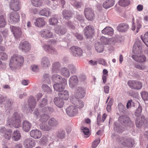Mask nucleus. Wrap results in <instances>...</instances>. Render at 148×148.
Wrapping results in <instances>:
<instances>
[{
  "label": "nucleus",
  "mask_w": 148,
  "mask_h": 148,
  "mask_svg": "<svg viewBox=\"0 0 148 148\" xmlns=\"http://www.w3.org/2000/svg\"><path fill=\"white\" fill-rule=\"evenodd\" d=\"M6 25V21L3 15L0 16V28L4 27Z\"/></svg>",
  "instance_id": "48"
},
{
  "label": "nucleus",
  "mask_w": 148,
  "mask_h": 148,
  "mask_svg": "<svg viewBox=\"0 0 148 148\" xmlns=\"http://www.w3.org/2000/svg\"><path fill=\"white\" fill-rule=\"evenodd\" d=\"M61 75L66 77H69L70 76V73L69 69L66 67L62 68L60 70Z\"/></svg>",
  "instance_id": "38"
},
{
  "label": "nucleus",
  "mask_w": 148,
  "mask_h": 148,
  "mask_svg": "<svg viewBox=\"0 0 148 148\" xmlns=\"http://www.w3.org/2000/svg\"><path fill=\"white\" fill-rule=\"evenodd\" d=\"M48 123L51 127L55 126L58 124V122L53 118L50 119Z\"/></svg>",
  "instance_id": "49"
},
{
  "label": "nucleus",
  "mask_w": 148,
  "mask_h": 148,
  "mask_svg": "<svg viewBox=\"0 0 148 148\" xmlns=\"http://www.w3.org/2000/svg\"><path fill=\"white\" fill-rule=\"evenodd\" d=\"M84 14L86 18L89 21L93 20L95 14L93 11L90 8H86L84 10Z\"/></svg>",
  "instance_id": "6"
},
{
  "label": "nucleus",
  "mask_w": 148,
  "mask_h": 148,
  "mask_svg": "<svg viewBox=\"0 0 148 148\" xmlns=\"http://www.w3.org/2000/svg\"><path fill=\"white\" fill-rule=\"evenodd\" d=\"M135 67L137 69L142 70H143L145 68V66L143 64H136L135 65Z\"/></svg>",
  "instance_id": "62"
},
{
  "label": "nucleus",
  "mask_w": 148,
  "mask_h": 148,
  "mask_svg": "<svg viewBox=\"0 0 148 148\" xmlns=\"http://www.w3.org/2000/svg\"><path fill=\"white\" fill-rule=\"evenodd\" d=\"M28 108L27 107L25 106L24 108L25 109H26L27 110L29 109V110H31L32 111V109L35 108L36 106L35 100L34 97L32 96H31L29 97L28 100Z\"/></svg>",
  "instance_id": "14"
},
{
  "label": "nucleus",
  "mask_w": 148,
  "mask_h": 148,
  "mask_svg": "<svg viewBox=\"0 0 148 148\" xmlns=\"http://www.w3.org/2000/svg\"><path fill=\"white\" fill-rule=\"evenodd\" d=\"M70 50L72 55L74 56L80 57L82 55L83 51L78 47L72 46L71 47Z\"/></svg>",
  "instance_id": "7"
},
{
  "label": "nucleus",
  "mask_w": 148,
  "mask_h": 148,
  "mask_svg": "<svg viewBox=\"0 0 148 148\" xmlns=\"http://www.w3.org/2000/svg\"><path fill=\"white\" fill-rule=\"evenodd\" d=\"M22 125L23 130L26 132H28L30 130L32 126L31 124L26 120L24 121L23 122Z\"/></svg>",
  "instance_id": "28"
},
{
  "label": "nucleus",
  "mask_w": 148,
  "mask_h": 148,
  "mask_svg": "<svg viewBox=\"0 0 148 148\" xmlns=\"http://www.w3.org/2000/svg\"><path fill=\"white\" fill-rule=\"evenodd\" d=\"M100 40L105 45H110L111 43L112 39L111 38L108 39L102 36Z\"/></svg>",
  "instance_id": "47"
},
{
  "label": "nucleus",
  "mask_w": 148,
  "mask_h": 148,
  "mask_svg": "<svg viewBox=\"0 0 148 148\" xmlns=\"http://www.w3.org/2000/svg\"><path fill=\"white\" fill-rule=\"evenodd\" d=\"M113 29L110 27H106L102 31V33L105 34L112 36L113 34Z\"/></svg>",
  "instance_id": "29"
},
{
  "label": "nucleus",
  "mask_w": 148,
  "mask_h": 148,
  "mask_svg": "<svg viewBox=\"0 0 148 148\" xmlns=\"http://www.w3.org/2000/svg\"><path fill=\"white\" fill-rule=\"evenodd\" d=\"M24 61L23 56L18 54H14L11 56L10 60V67L12 70L19 68L23 65Z\"/></svg>",
  "instance_id": "1"
},
{
  "label": "nucleus",
  "mask_w": 148,
  "mask_h": 148,
  "mask_svg": "<svg viewBox=\"0 0 148 148\" xmlns=\"http://www.w3.org/2000/svg\"><path fill=\"white\" fill-rule=\"evenodd\" d=\"M20 114L17 112H14L12 116L9 117L7 121V125L10 127L19 128L21 124Z\"/></svg>",
  "instance_id": "2"
},
{
  "label": "nucleus",
  "mask_w": 148,
  "mask_h": 148,
  "mask_svg": "<svg viewBox=\"0 0 148 148\" xmlns=\"http://www.w3.org/2000/svg\"><path fill=\"white\" fill-rule=\"evenodd\" d=\"M10 7L12 10L16 11L20 9V5L19 0H11L10 3Z\"/></svg>",
  "instance_id": "10"
},
{
  "label": "nucleus",
  "mask_w": 148,
  "mask_h": 148,
  "mask_svg": "<svg viewBox=\"0 0 148 148\" xmlns=\"http://www.w3.org/2000/svg\"><path fill=\"white\" fill-rule=\"evenodd\" d=\"M34 24L36 26L41 27L45 25V22L43 18H38L36 19Z\"/></svg>",
  "instance_id": "26"
},
{
  "label": "nucleus",
  "mask_w": 148,
  "mask_h": 148,
  "mask_svg": "<svg viewBox=\"0 0 148 148\" xmlns=\"http://www.w3.org/2000/svg\"><path fill=\"white\" fill-rule=\"evenodd\" d=\"M40 15L48 17L51 14L50 9L48 8H45L40 10L39 12Z\"/></svg>",
  "instance_id": "32"
},
{
  "label": "nucleus",
  "mask_w": 148,
  "mask_h": 148,
  "mask_svg": "<svg viewBox=\"0 0 148 148\" xmlns=\"http://www.w3.org/2000/svg\"><path fill=\"white\" fill-rule=\"evenodd\" d=\"M63 15L64 18L66 19H68L71 17L72 14L67 10H64L63 11Z\"/></svg>",
  "instance_id": "52"
},
{
  "label": "nucleus",
  "mask_w": 148,
  "mask_h": 148,
  "mask_svg": "<svg viewBox=\"0 0 148 148\" xmlns=\"http://www.w3.org/2000/svg\"><path fill=\"white\" fill-rule=\"evenodd\" d=\"M142 108L141 106H139L135 112V115L137 117H139L142 112Z\"/></svg>",
  "instance_id": "57"
},
{
  "label": "nucleus",
  "mask_w": 148,
  "mask_h": 148,
  "mask_svg": "<svg viewBox=\"0 0 148 148\" xmlns=\"http://www.w3.org/2000/svg\"><path fill=\"white\" fill-rule=\"evenodd\" d=\"M100 140L99 138H98L96 139L94 142H93L92 145V147L93 148L96 147L99 143Z\"/></svg>",
  "instance_id": "63"
},
{
  "label": "nucleus",
  "mask_w": 148,
  "mask_h": 148,
  "mask_svg": "<svg viewBox=\"0 0 148 148\" xmlns=\"http://www.w3.org/2000/svg\"><path fill=\"white\" fill-rule=\"evenodd\" d=\"M114 3L113 0H108L104 2L103 5L104 8L107 9L113 6Z\"/></svg>",
  "instance_id": "31"
},
{
  "label": "nucleus",
  "mask_w": 148,
  "mask_h": 148,
  "mask_svg": "<svg viewBox=\"0 0 148 148\" xmlns=\"http://www.w3.org/2000/svg\"><path fill=\"white\" fill-rule=\"evenodd\" d=\"M71 4L75 8H77L81 7L83 5V3L82 2H78L76 1V0Z\"/></svg>",
  "instance_id": "53"
},
{
  "label": "nucleus",
  "mask_w": 148,
  "mask_h": 148,
  "mask_svg": "<svg viewBox=\"0 0 148 148\" xmlns=\"http://www.w3.org/2000/svg\"><path fill=\"white\" fill-rule=\"evenodd\" d=\"M71 101L72 103L76 106L78 108H82L84 106V104L83 102L76 98L71 99Z\"/></svg>",
  "instance_id": "24"
},
{
  "label": "nucleus",
  "mask_w": 148,
  "mask_h": 148,
  "mask_svg": "<svg viewBox=\"0 0 148 148\" xmlns=\"http://www.w3.org/2000/svg\"><path fill=\"white\" fill-rule=\"evenodd\" d=\"M19 47L22 51L26 52L30 49L29 44L26 41L21 42L20 44Z\"/></svg>",
  "instance_id": "22"
},
{
  "label": "nucleus",
  "mask_w": 148,
  "mask_h": 148,
  "mask_svg": "<svg viewBox=\"0 0 148 148\" xmlns=\"http://www.w3.org/2000/svg\"><path fill=\"white\" fill-rule=\"evenodd\" d=\"M42 89L44 92H49L51 91V89L47 85L43 84L42 86Z\"/></svg>",
  "instance_id": "61"
},
{
  "label": "nucleus",
  "mask_w": 148,
  "mask_h": 148,
  "mask_svg": "<svg viewBox=\"0 0 148 148\" xmlns=\"http://www.w3.org/2000/svg\"><path fill=\"white\" fill-rule=\"evenodd\" d=\"M56 98L54 99V102L55 104L58 107L60 108H62L64 105V103L62 100L56 101Z\"/></svg>",
  "instance_id": "56"
},
{
  "label": "nucleus",
  "mask_w": 148,
  "mask_h": 148,
  "mask_svg": "<svg viewBox=\"0 0 148 148\" xmlns=\"http://www.w3.org/2000/svg\"><path fill=\"white\" fill-rule=\"evenodd\" d=\"M141 47L140 45H138V42L135 43L133 48V52L134 54H137L141 51Z\"/></svg>",
  "instance_id": "35"
},
{
  "label": "nucleus",
  "mask_w": 148,
  "mask_h": 148,
  "mask_svg": "<svg viewBox=\"0 0 148 148\" xmlns=\"http://www.w3.org/2000/svg\"><path fill=\"white\" fill-rule=\"evenodd\" d=\"M145 121V116L143 115H141L140 117H137L136 121V127L139 128L140 127Z\"/></svg>",
  "instance_id": "21"
},
{
  "label": "nucleus",
  "mask_w": 148,
  "mask_h": 148,
  "mask_svg": "<svg viewBox=\"0 0 148 148\" xmlns=\"http://www.w3.org/2000/svg\"><path fill=\"white\" fill-rule=\"evenodd\" d=\"M31 136L35 139L40 138L42 136L41 132L37 129L32 130L30 133Z\"/></svg>",
  "instance_id": "18"
},
{
  "label": "nucleus",
  "mask_w": 148,
  "mask_h": 148,
  "mask_svg": "<svg viewBox=\"0 0 148 148\" xmlns=\"http://www.w3.org/2000/svg\"><path fill=\"white\" fill-rule=\"evenodd\" d=\"M85 94V90L82 87H79L75 90V95L76 97L82 98L84 97Z\"/></svg>",
  "instance_id": "16"
},
{
  "label": "nucleus",
  "mask_w": 148,
  "mask_h": 148,
  "mask_svg": "<svg viewBox=\"0 0 148 148\" xmlns=\"http://www.w3.org/2000/svg\"><path fill=\"white\" fill-rule=\"evenodd\" d=\"M130 0H120L119 2V5L122 7H125L130 4Z\"/></svg>",
  "instance_id": "44"
},
{
  "label": "nucleus",
  "mask_w": 148,
  "mask_h": 148,
  "mask_svg": "<svg viewBox=\"0 0 148 148\" xmlns=\"http://www.w3.org/2000/svg\"><path fill=\"white\" fill-rule=\"evenodd\" d=\"M132 57L136 61L140 63L144 62L146 60L145 56L143 55L139 56L133 55Z\"/></svg>",
  "instance_id": "19"
},
{
  "label": "nucleus",
  "mask_w": 148,
  "mask_h": 148,
  "mask_svg": "<svg viewBox=\"0 0 148 148\" xmlns=\"http://www.w3.org/2000/svg\"><path fill=\"white\" fill-rule=\"evenodd\" d=\"M52 79L54 82L56 83L62 82V80L64 79H62L60 75L57 74H55L53 75Z\"/></svg>",
  "instance_id": "40"
},
{
  "label": "nucleus",
  "mask_w": 148,
  "mask_h": 148,
  "mask_svg": "<svg viewBox=\"0 0 148 148\" xmlns=\"http://www.w3.org/2000/svg\"><path fill=\"white\" fill-rule=\"evenodd\" d=\"M12 132V131L11 130H5L3 133V136L5 139L9 140L11 137Z\"/></svg>",
  "instance_id": "43"
},
{
  "label": "nucleus",
  "mask_w": 148,
  "mask_h": 148,
  "mask_svg": "<svg viewBox=\"0 0 148 148\" xmlns=\"http://www.w3.org/2000/svg\"><path fill=\"white\" fill-rule=\"evenodd\" d=\"M47 104V100L45 98L43 99L39 104V107L41 108L44 107Z\"/></svg>",
  "instance_id": "58"
},
{
  "label": "nucleus",
  "mask_w": 148,
  "mask_h": 148,
  "mask_svg": "<svg viewBox=\"0 0 148 148\" xmlns=\"http://www.w3.org/2000/svg\"><path fill=\"white\" fill-rule=\"evenodd\" d=\"M67 114L69 116L72 117L77 114L78 109L75 106H71L68 107L66 110Z\"/></svg>",
  "instance_id": "8"
},
{
  "label": "nucleus",
  "mask_w": 148,
  "mask_h": 148,
  "mask_svg": "<svg viewBox=\"0 0 148 148\" xmlns=\"http://www.w3.org/2000/svg\"><path fill=\"white\" fill-rule=\"evenodd\" d=\"M55 32L59 34H64L66 32V29L63 27L61 26H57L55 28Z\"/></svg>",
  "instance_id": "27"
},
{
  "label": "nucleus",
  "mask_w": 148,
  "mask_h": 148,
  "mask_svg": "<svg viewBox=\"0 0 148 148\" xmlns=\"http://www.w3.org/2000/svg\"><path fill=\"white\" fill-rule=\"evenodd\" d=\"M67 86V80L64 79L62 82H60V83H57L53 85V88L55 90L60 92L62 91Z\"/></svg>",
  "instance_id": "5"
},
{
  "label": "nucleus",
  "mask_w": 148,
  "mask_h": 148,
  "mask_svg": "<svg viewBox=\"0 0 148 148\" xmlns=\"http://www.w3.org/2000/svg\"><path fill=\"white\" fill-rule=\"evenodd\" d=\"M141 97L144 101H148V93L146 91H143L141 92Z\"/></svg>",
  "instance_id": "54"
},
{
  "label": "nucleus",
  "mask_w": 148,
  "mask_h": 148,
  "mask_svg": "<svg viewBox=\"0 0 148 148\" xmlns=\"http://www.w3.org/2000/svg\"><path fill=\"white\" fill-rule=\"evenodd\" d=\"M40 129L44 131H48L50 130L51 127L47 125H41L40 126Z\"/></svg>",
  "instance_id": "60"
},
{
  "label": "nucleus",
  "mask_w": 148,
  "mask_h": 148,
  "mask_svg": "<svg viewBox=\"0 0 148 148\" xmlns=\"http://www.w3.org/2000/svg\"><path fill=\"white\" fill-rule=\"evenodd\" d=\"M95 47L98 52H101L103 50L104 47L103 45L99 42H97L95 44Z\"/></svg>",
  "instance_id": "41"
},
{
  "label": "nucleus",
  "mask_w": 148,
  "mask_h": 148,
  "mask_svg": "<svg viewBox=\"0 0 148 148\" xmlns=\"http://www.w3.org/2000/svg\"><path fill=\"white\" fill-rule=\"evenodd\" d=\"M58 95L60 98L63 100H67L69 98L68 91L66 90L60 92Z\"/></svg>",
  "instance_id": "25"
},
{
  "label": "nucleus",
  "mask_w": 148,
  "mask_h": 148,
  "mask_svg": "<svg viewBox=\"0 0 148 148\" xmlns=\"http://www.w3.org/2000/svg\"><path fill=\"white\" fill-rule=\"evenodd\" d=\"M41 36L45 39H48L52 38L53 34L52 32L47 29H43L40 32Z\"/></svg>",
  "instance_id": "17"
},
{
  "label": "nucleus",
  "mask_w": 148,
  "mask_h": 148,
  "mask_svg": "<svg viewBox=\"0 0 148 148\" xmlns=\"http://www.w3.org/2000/svg\"><path fill=\"white\" fill-rule=\"evenodd\" d=\"M141 38L144 43L148 47V45L146 43V42H148V31L145 34L143 37L141 36Z\"/></svg>",
  "instance_id": "51"
},
{
  "label": "nucleus",
  "mask_w": 148,
  "mask_h": 148,
  "mask_svg": "<svg viewBox=\"0 0 148 148\" xmlns=\"http://www.w3.org/2000/svg\"><path fill=\"white\" fill-rule=\"evenodd\" d=\"M40 114V120L42 122L47 121L49 118V116L47 114Z\"/></svg>",
  "instance_id": "46"
},
{
  "label": "nucleus",
  "mask_w": 148,
  "mask_h": 148,
  "mask_svg": "<svg viewBox=\"0 0 148 148\" xmlns=\"http://www.w3.org/2000/svg\"><path fill=\"white\" fill-rule=\"evenodd\" d=\"M119 142L124 146L129 147H132L134 143L133 139L127 136L121 137Z\"/></svg>",
  "instance_id": "3"
},
{
  "label": "nucleus",
  "mask_w": 148,
  "mask_h": 148,
  "mask_svg": "<svg viewBox=\"0 0 148 148\" xmlns=\"http://www.w3.org/2000/svg\"><path fill=\"white\" fill-rule=\"evenodd\" d=\"M78 82V79L76 75H73L71 76L69 79V85L71 88L74 87Z\"/></svg>",
  "instance_id": "20"
},
{
  "label": "nucleus",
  "mask_w": 148,
  "mask_h": 148,
  "mask_svg": "<svg viewBox=\"0 0 148 148\" xmlns=\"http://www.w3.org/2000/svg\"><path fill=\"white\" fill-rule=\"evenodd\" d=\"M21 138V134L19 131L16 130L14 131L12 134V138L15 141L19 140Z\"/></svg>",
  "instance_id": "37"
},
{
  "label": "nucleus",
  "mask_w": 148,
  "mask_h": 148,
  "mask_svg": "<svg viewBox=\"0 0 148 148\" xmlns=\"http://www.w3.org/2000/svg\"><path fill=\"white\" fill-rule=\"evenodd\" d=\"M10 29L15 38L18 39L21 37L22 32L20 28L13 26H11Z\"/></svg>",
  "instance_id": "13"
},
{
  "label": "nucleus",
  "mask_w": 148,
  "mask_h": 148,
  "mask_svg": "<svg viewBox=\"0 0 148 148\" xmlns=\"http://www.w3.org/2000/svg\"><path fill=\"white\" fill-rule=\"evenodd\" d=\"M20 16L17 12H12L9 15V19L12 23H15L18 22L20 20Z\"/></svg>",
  "instance_id": "11"
},
{
  "label": "nucleus",
  "mask_w": 148,
  "mask_h": 148,
  "mask_svg": "<svg viewBox=\"0 0 148 148\" xmlns=\"http://www.w3.org/2000/svg\"><path fill=\"white\" fill-rule=\"evenodd\" d=\"M60 66L59 62H55L52 65V71L53 72H57L59 71Z\"/></svg>",
  "instance_id": "42"
},
{
  "label": "nucleus",
  "mask_w": 148,
  "mask_h": 148,
  "mask_svg": "<svg viewBox=\"0 0 148 148\" xmlns=\"http://www.w3.org/2000/svg\"><path fill=\"white\" fill-rule=\"evenodd\" d=\"M118 108L120 112L124 113L126 110L125 107L121 103H119L118 104Z\"/></svg>",
  "instance_id": "55"
},
{
  "label": "nucleus",
  "mask_w": 148,
  "mask_h": 148,
  "mask_svg": "<svg viewBox=\"0 0 148 148\" xmlns=\"http://www.w3.org/2000/svg\"><path fill=\"white\" fill-rule=\"evenodd\" d=\"M118 120L121 123H128L131 122L129 118L124 115L120 116Z\"/></svg>",
  "instance_id": "33"
},
{
  "label": "nucleus",
  "mask_w": 148,
  "mask_h": 148,
  "mask_svg": "<svg viewBox=\"0 0 148 148\" xmlns=\"http://www.w3.org/2000/svg\"><path fill=\"white\" fill-rule=\"evenodd\" d=\"M31 2L33 5L35 7H40L42 5L41 0H31Z\"/></svg>",
  "instance_id": "45"
},
{
  "label": "nucleus",
  "mask_w": 148,
  "mask_h": 148,
  "mask_svg": "<svg viewBox=\"0 0 148 148\" xmlns=\"http://www.w3.org/2000/svg\"><path fill=\"white\" fill-rule=\"evenodd\" d=\"M56 134L57 137L61 139H63L65 138L66 133L64 130L60 129L57 132Z\"/></svg>",
  "instance_id": "39"
},
{
  "label": "nucleus",
  "mask_w": 148,
  "mask_h": 148,
  "mask_svg": "<svg viewBox=\"0 0 148 148\" xmlns=\"http://www.w3.org/2000/svg\"><path fill=\"white\" fill-rule=\"evenodd\" d=\"M43 48L46 51L48 52L51 53L53 54L56 53H57V51L55 49L49 45L45 44L43 46Z\"/></svg>",
  "instance_id": "30"
},
{
  "label": "nucleus",
  "mask_w": 148,
  "mask_h": 148,
  "mask_svg": "<svg viewBox=\"0 0 148 148\" xmlns=\"http://www.w3.org/2000/svg\"><path fill=\"white\" fill-rule=\"evenodd\" d=\"M107 116L106 113H104L101 117L100 115H99L97 116V124L98 125H99L101 124V123H103L106 119Z\"/></svg>",
  "instance_id": "36"
},
{
  "label": "nucleus",
  "mask_w": 148,
  "mask_h": 148,
  "mask_svg": "<svg viewBox=\"0 0 148 148\" xmlns=\"http://www.w3.org/2000/svg\"><path fill=\"white\" fill-rule=\"evenodd\" d=\"M127 84L129 87L132 89L139 90L142 87V82L136 80H129Z\"/></svg>",
  "instance_id": "4"
},
{
  "label": "nucleus",
  "mask_w": 148,
  "mask_h": 148,
  "mask_svg": "<svg viewBox=\"0 0 148 148\" xmlns=\"http://www.w3.org/2000/svg\"><path fill=\"white\" fill-rule=\"evenodd\" d=\"M35 140L31 138L25 139L23 143L24 147L27 148H32L35 146Z\"/></svg>",
  "instance_id": "15"
},
{
  "label": "nucleus",
  "mask_w": 148,
  "mask_h": 148,
  "mask_svg": "<svg viewBox=\"0 0 148 148\" xmlns=\"http://www.w3.org/2000/svg\"><path fill=\"white\" fill-rule=\"evenodd\" d=\"M41 65L45 68L49 66L51 64L49 59L46 57L43 58L41 60Z\"/></svg>",
  "instance_id": "34"
},
{
  "label": "nucleus",
  "mask_w": 148,
  "mask_h": 148,
  "mask_svg": "<svg viewBox=\"0 0 148 148\" xmlns=\"http://www.w3.org/2000/svg\"><path fill=\"white\" fill-rule=\"evenodd\" d=\"M53 110L52 108L50 107H47L42 108L40 112L38 111V110H36L34 112V114L38 117L40 114H49L53 111Z\"/></svg>",
  "instance_id": "12"
},
{
  "label": "nucleus",
  "mask_w": 148,
  "mask_h": 148,
  "mask_svg": "<svg viewBox=\"0 0 148 148\" xmlns=\"http://www.w3.org/2000/svg\"><path fill=\"white\" fill-rule=\"evenodd\" d=\"M8 58L7 54L4 52H0V59L2 60H6Z\"/></svg>",
  "instance_id": "59"
},
{
  "label": "nucleus",
  "mask_w": 148,
  "mask_h": 148,
  "mask_svg": "<svg viewBox=\"0 0 148 148\" xmlns=\"http://www.w3.org/2000/svg\"><path fill=\"white\" fill-rule=\"evenodd\" d=\"M58 20V19L56 17H52L49 19V24L51 25H54L57 24Z\"/></svg>",
  "instance_id": "50"
},
{
  "label": "nucleus",
  "mask_w": 148,
  "mask_h": 148,
  "mask_svg": "<svg viewBox=\"0 0 148 148\" xmlns=\"http://www.w3.org/2000/svg\"><path fill=\"white\" fill-rule=\"evenodd\" d=\"M94 33V29L93 27L88 25L84 29V34L87 38L92 37Z\"/></svg>",
  "instance_id": "9"
},
{
  "label": "nucleus",
  "mask_w": 148,
  "mask_h": 148,
  "mask_svg": "<svg viewBox=\"0 0 148 148\" xmlns=\"http://www.w3.org/2000/svg\"><path fill=\"white\" fill-rule=\"evenodd\" d=\"M129 26L127 23H120L117 27V29L120 32H125L127 31Z\"/></svg>",
  "instance_id": "23"
},
{
  "label": "nucleus",
  "mask_w": 148,
  "mask_h": 148,
  "mask_svg": "<svg viewBox=\"0 0 148 148\" xmlns=\"http://www.w3.org/2000/svg\"><path fill=\"white\" fill-rule=\"evenodd\" d=\"M43 80L46 82H49V75L47 74H45L43 77Z\"/></svg>",
  "instance_id": "64"
}]
</instances>
